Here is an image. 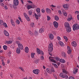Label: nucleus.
Here are the masks:
<instances>
[{
  "mask_svg": "<svg viewBox=\"0 0 79 79\" xmlns=\"http://www.w3.org/2000/svg\"><path fill=\"white\" fill-rule=\"evenodd\" d=\"M62 72L63 73H65V74H68V72H67L66 71V70L65 69H63L62 70Z\"/></svg>",
  "mask_w": 79,
  "mask_h": 79,
  "instance_id": "a878e982",
  "label": "nucleus"
},
{
  "mask_svg": "<svg viewBox=\"0 0 79 79\" xmlns=\"http://www.w3.org/2000/svg\"><path fill=\"white\" fill-rule=\"evenodd\" d=\"M16 22L17 24H19V23H20L19 21H16Z\"/></svg>",
  "mask_w": 79,
  "mask_h": 79,
  "instance_id": "603ef678",
  "label": "nucleus"
},
{
  "mask_svg": "<svg viewBox=\"0 0 79 79\" xmlns=\"http://www.w3.org/2000/svg\"><path fill=\"white\" fill-rule=\"evenodd\" d=\"M3 48L4 49V50H7V46H6V45H4L3 46Z\"/></svg>",
  "mask_w": 79,
  "mask_h": 79,
  "instance_id": "f704fd0d",
  "label": "nucleus"
},
{
  "mask_svg": "<svg viewBox=\"0 0 79 79\" xmlns=\"http://www.w3.org/2000/svg\"><path fill=\"white\" fill-rule=\"evenodd\" d=\"M55 59H56V61H60V59L59 57H56L55 58H54Z\"/></svg>",
  "mask_w": 79,
  "mask_h": 79,
  "instance_id": "e433bc0d",
  "label": "nucleus"
},
{
  "mask_svg": "<svg viewBox=\"0 0 79 79\" xmlns=\"http://www.w3.org/2000/svg\"><path fill=\"white\" fill-rule=\"evenodd\" d=\"M4 8H5L6 10H8V7H7V6H4Z\"/></svg>",
  "mask_w": 79,
  "mask_h": 79,
  "instance_id": "09e8293b",
  "label": "nucleus"
},
{
  "mask_svg": "<svg viewBox=\"0 0 79 79\" xmlns=\"http://www.w3.org/2000/svg\"><path fill=\"white\" fill-rule=\"evenodd\" d=\"M27 8L28 10H29L31 8H32V6L31 5H28L27 6Z\"/></svg>",
  "mask_w": 79,
  "mask_h": 79,
  "instance_id": "b1692460",
  "label": "nucleus"
},
{
  "mask_svg": "<svg viewBox=\"0 0 79 79\" xmlns=\"http://www.w3.org/2000/svg\"><path fill=\"white\" fill-rule=\"evenodd\" d=\"M26 13H24V16H25V17L27 20L28 21H30L29 18V17H28V16H27V15L26 16H26Z\"/></svg>",
  "mask_w": 79,
  "mask_h": 79,
  "instance_id": "f8f14e48",
  "label": "nucleus"
},
{
  "mask_svg": "<svg viewBox=\"0 0 79 79\" xmlns=\"http://www.w3.org/2000/svg\"><path fill=\"white\" fill-rule=\"evenodd\" d=\"M36 11L37 13H40V8H37L36 9Z\"/></svg>",
  "mask_w": 79,
  "mask_h": 79,
  "instance_id": "bb28decb",
  "label": "nucleus"
},
{
  "mask_svg": "<svg viewBox=\"0 0 79 79\" xmlns=\"http://www.w3.org/2000/svg\"><path fill=\"white\" fill-rule=\"evenodd\" d=\"M51 6H52V7L53 8H54V7H56V6H54L53 5H52Z\"/></svg>",
  "mask_w": 79,
  "mask_h": 79,
  "instance_id": "69168bd1",
  "label": "nucleus"
},
{
  "mask_svg": "<svg viewBox=\"0 0 79 79\" xmlns=\"http://www.w3.org/2000/svg\"><path fill=\"white\" fill-rule=\"evenodd\" d=\"M6 43L7 44H11L12 43V41L11 40L6 41Z\"/></svg>",
  "mask_w": 79,
  "mask_h": 79,
  "instance_id": "cd10ccee",
  "label": "nucleus"
},
{
  "mask_svg": "<svg viewBox=\"0 0 79 79\" xmlns=\"http://www.w3.org/2000/svg\"><path fill=\"white\" fill-rule=\"evenodd\" d=\"M29 15H32V11L31 10L29 11H28Z\"/></svg>",
  "mask_w": 79,
  "mask_h": 79,
  "instance_id": "a19ab883",
  "label": "nucleus"
},
{
  "mask_svg": "<svg viewBox=\"0 0 79 79\" xmlns=\"http://www.w3.org/2000/svg\"><path fill=\"white\" fill-rule=\"evenodd\" d=\"M60 62H61V63H64L65 62V60L64 59H60Z\"/></svg>",
  "mask_w": 79,
  "mask_h": 79,
  "instance_id": "393cba45",
  "label": "nucleus"
},
{
  "mask_svg": "<svg viewBox=\"0 0 79 79\" xmlns=\"http://www.w3.org/2000/svg\"><path fill=\"white\" fill-rule=\"evenodd\" d=\"M63 7L64 8H68V5L67 4H65L63 5Z\"/></svg>",
  "mask_w": 79,
  "mask_h": 79,
  "instance_id": "a211bd4d",
  "label": "nucleus"
},
{
  "mask_svg": "<svg viewBox=\"0 0 79 79\" xmlns=\"http://www.w3.org/2000/svg\"><path fill=\"white\" fill-rule=\"evenodd\" d=\"M48 48V51L49 52L48 53L49 55H50V56H52V54H51L50 53V52H52L53 50V44H52V43H50L49 44Z\"/></svg>",
  "mask_w": 79,
  "mask_h": 79,
  "instance_id": "f257e3e1",
  "label": "nucleus"
},
{
  "mask_svg": "<svg viewBox=\"0 0 79 79\" xmlns=\"http://www.w3.org/2000/svg\"><path fill=\"white\" fill-rule=\"evenodd\" d=\"M35 54V53H31V56L32 58H34V54Z\"/></svg>",
  "mask_w": 79,
  "mask_h": 79,
  "instance_id": "c756f323",
  "label": "nucleus"
},
{
  "mask_svg": "<svg viewBox=\"0 0 79 79\" xmlns=\"http://www.w3.org/2000/svg\"><path fill=\"white\" fill-rule=\"evenodd\" d=\"M32 6V8H35V6L34 5H31Z\"/></svg>",
  "mask_w": 79,
  "mask_h": 79,
  "instance_id": "49530a36",
  "label": "nucleus"
},
{
  "mask_svg": "<svg viewBox=\"0 0 79 79\" xmlns=\"http://www.w3.org/2000/svg\"><path fill=\"white\" fill-rule=\"evenodd\" d=\"M67 48H68V50H71V49H70V47L69 46H67Z\"/></svg>",
  "mask_w": 79,
  "mask_h": 79,
  "instance_id": "0e129e2a",
  "label": "nucleus"
},
{
  "mask_svg": "<svg viewBox=\"0 0 79 79\" xmlns=\"http://www.w3.org/2000/svg\"><path fill=\"white\" fill-rule=\"evenodd\" d=\"M3 21L2 20H0V25H2L3 24Z\"/></svg>",
  "mask_w": 79,
  "mask_h": 79,
  "instance_id": "79ce46f5",
  "label": "nucleus"
},
{
  "mask_svg": "<svg viewBox=\"0 0 79 79\" xmlns=\"http://www.w3.org/2000/svg\"><path fill=\"white\" fill-rule=\"evenodd\" d=\"M35 15L36 19H39V17L38 16V15H36V13L35 14Z\"/></svg>",
  "mask_w": 79,
  "mask_h": 79,
  "instance_id": "7c9ffc66",
  "label": "nucleus"
},
{
  "mask_svg": "<svg viewBox=\"0 0 79 79\" xmlns=\"http://www.w3.org/2000/svg\"><path fill=\"white\" fill-rule=\"evenodd\" d=\"M74 70H75V69L73 70V74H76V73H77V71L78 69H76L75 71H74Z\"/></svg>",
  "mask_w": 79,
  "mask_h": 79,
  "instance_id": "ea45409f",
  "label": "nucleus"
},
{
  "mask_svg": "<svg viewBox=\"0 0 79 79\" xmlns=\"http://www.w3.org/2000/svg\"><path fill=\"white\" fill-rule=\"evenodd\" d=\"M37 31H35L34 33V34L35 35H37Z\"/></svg>",
  "mask_w": 79,
  "mask_h": 79,
  "instance_id": "864d4df0",
  "label": "nucleus"
},
{
  "mask_svg": "<svg viewBox=\"0 0 79 79\" xmlns=\"http://www.w3.org/2000/svg\"><path fill=\"white\" fill-rule=\"evenodd\" d=\"M31 27H33V26H34V23H31Z\"/></svg>",
  "mask_w": 79,
  "mask_h": 79,
  "instance_id": "13d9d810",
  "label": "nucleus"
},
{
  "mask_svg": "<svg viewBox=\"0 0 79 79\" xmlns=\"http://www.w3.org/2000/svg\"><path fill=\"white\" fill-rule=\"evenodd\" d=\"M41 11L42 12V13H45V10L44 9H42L41 10Z\"/></svg>",
  "mask_w": 79,
  "mask_h": 79,
  "instance_id": "4d7b16f0",
  "label": "nucleus"
},
{
  "mask_svg": "<svg viewBox=\"0 0 79 79\" xmlns=\"http://www.w3.org/2000/svg\"><path fill=\"white\" fill-rule=\"evenodd\" d=\"M57 39H58V40H60V37L59 36H58L57 37Z\"/></svg>",
  "mask_w": 79,
  "mask_h": 79,
  "instance_id": "338daca9",
  "label": "nucleus"
},
{
  "mask_svg": "<svg viewBox=\"0 0 79 79\" xmlns=\"http://www.w3.org/2000/svg\"><path fill=\"white\" fill-rule=\"evenodd\" d=\"M19 68L20 69H21L22 71H24V69L23 68L21 67H19Z\"/></svg>",
  "mask_w": 79,
  "mask_h": 79,
  "instance_id": "a18cd8bd",
  "label": "nucleus"
},
{
  "mask_svg": "<svg viewBox=\"0 0 79 79\" xmlns=\"http://www.w3.org/2000/svg\"><path fill=\"white\" fill-rule=\"evenodd\" d=\"M37 14L38 15V16H39V17H40L41 16V15H40V12H38L37 13Z\"/></svg>",
  "mask_w": 79,
  "mask_h": 79,
  "instance_id": "c03bdc74",
  "label": "nucleus"
},
{
  "mask_svg": "<svg viewBox=\"0 0 79 79\" xmlns=\"http://www.w3.org/2000/svg\"><path fill=\"white\" fill-rule=\"evenodd\" d=\"M64 25L65 26V27H69V24L68 23L65 22Z\"/></svg>",
  "mask_w": 79,
  "mask_h": 79,
  "instance_id": "aec40b11",
  "label": "nucleus"
},
{
  "mask_svg": "<svg viewBox=\"0 0 79 79\" xmlns=\"http://www.w3.org/2000/svg\"><path fill=\"white\" fill-rule=\"evenodd\" d=\"M47 20L48 21H50V19H51V18L49 17V16H47Z\"/></svg>",
  "mask_w": 79,
  "mask_h": 79,
  "instance_id": "58836bf2",
  "label": "nucleus"
},
{
  "mask_svg": "<svg viewBox=\"0 0 79 79\" xmlns=\"http://www.w3.org/2000/svg\"><path fill=\"white\" fill-rule=\"evenodd\" d=\"M41 58L42 60H44V56H41Z\"/></svg>",
  "mask_w": 79,
  "mask_h": 79,
  "instance_id": "052dcab7",
  "label": "nucleus"
},
{
  "mask_svg": "<svg viewBox=\"0 0 79 79\" xmlns=\"http://www.w3.org/2000/svg\"><path fill=\"white\" fill-rule=\"evenodd\" d=\"M59 43L60 44V46H61V47H63V46H64V44H63V42L60 41L59 42Z\"/></svg>",
  "mask_w": 79,
  "mask_h": 79,
  "instance_id": "412c9836",
  "label": "nucleus"
},
{
  "mask_svg": "<svg viewBox=\"0 0 79 79\" xmlns=\"http://www.w3.org/2000/svg\"><path fill=\"white\" fill-rule=\"evenodd\" d=\"M71 44L73 47H76V46H77V44H76V42L74 41Z\"/></svg>",
  "mask_w": 79,
  "mask_h": 79,
  "instance_id": "9b49d317",
  "label": "nucleus"
},
{
  "mask_svg": "<svg viewBox=\"0 0 79 79\" xmlns=\"http://www.w3.org/2000/svg\"><path fill=\"white\" fill-rule=\"evenodd\" d=\"M72 18H72V17L68 19H67V20H68L69 21H71V19H72Z\"/></svg>",
  "mask_w": 79,
  "mask_h": 79,
  "instance_id": "8fccbe9b",
  "label": "nucleus"
},
{
  "mask_svg": "<svg viewBox=\"0 0 79 79\" xmlns=\"http://www.w3.org/2000/svg\"><path fill=\"white\" fill-rule=\"evenodd\" d=\"M3 25L5 27H8V26H7V25L6 23H3Z\"/></svg>",
  "mask_w": 79,
  "mask_h": 79,
  "instance_id": "2f4dec72",
  "label": "nucleus"
},
{
  "mask_svg": "<svg viewBox=\"0 0 79 79\" xmlns=\"http://www.w3.org/2000/svg\"><path fill=\"white\" fill-rule=\"evenodd\" d=\"M61 56L64 58H66V54L65 53V52H62L61 53Z\"/></svg>",
  "mask_w": 79,
  "mask_h": 79,
  "instance_id": "9d476101",
  "label": "nucleus"
},
{
  "mask_svg": "<svg viewBox=\"0 0 79 79\" xmlns=\"http://www.w3.org/2000/svg\"><path fill=\"white\" fill-rule=\"evenodd\" d=\"M25 51L26 53H27L28 52H29V48H28V47H26L25 48Z\"/></svg>",
  "mask_w": 79,
  "mask_h": 79,
  "instance_id": "4468645a",
  "label": "nucleus"
},
{
  "mask_svg": "<svg viewBox=\"0 0 79 79\" xmlns=\"http://www.w3.org/2000/svg\"><path fill=\"white\" fill-rule=\"evenodd\" d=\"M40 70L39 69L34 70L33 71V73L36 74H38L40 72Z\"/></svg>",
  "mask_w": 79,
  "mask_h": 79,
  "instance_id": "423d86ee",
  "label": "nucleus"
},
{
  "mask_svg": "<svg viewBox=\"0 0 79 79\" xmlns=\"http://www.w3.org/2000/svg\"><path fill=\"white\" fill-rule=\"evenodd\" d=\"M68 79H75L74 77H70Z\"/></svg>",
  "mask_w": 79,
  "mask_h": 79,
  "instance_id": "3c124183",
  "label": "nucleus"
},
{
  "mask_svg": "<svg viewBox=\"0 0 79 79\" xmlns=\"http://www.w3.org/2000/svg\"><path fill=\"white\" fill-rule=\"evenodd\" d=\"M53 23L54 26L56 28H58V22L56 21H54Z\"/></svg>",
  "mask_w": 79,
  "mask_h": 79,
  "instance_id": "0eeeda50",
  "label": "nucleus"
},
{
  "mask_svg": "<svg viewBox=\"0 0 79 79\" xmlns=\"http://www.w3.org/2000/svg\"><path fill=\"white\" fill-rule=\"evenodd\" d=\"M0 5H1V6H5V5H4L3 3H1L0 4Z\"/></svg>",
  "mask_w": 79,
  "mask_h": 79,
  "instance_id": "680f3d73",
  "label": "nucleus"
},
{
  "mask_svg": "<svg viewBox=\"0 0 79 79\" xmlns=\"http://www.w3.org/2000/svg\"><path fill=\"white\" fill-rule=\"evenodd\" d=\"M54 77L55 79H57V77H56V76L55 75H54Z\"/></svg>",
  "mask_w": 79,
  "mask_h": 79,
  "instance_id": "774afa93",
  "label": "nucleus"
},
{
  "mask_svg": "<svg viewBox=\"0 0 79 79\" xmlns=\"http://www.w3.org/2000/svg\"><path fill=\"white\" fill-rule=\"evenodd\" d=\"M54 37H53V35L52 34H51L49 35V39L51 40H53V39Z\"/></svg>",
  "mask_w": 79,
  "mask_h": 79,
  "instance_id": "2eb2a0df",
  "label": "nucleus"
},
{
  "mask_svg": "<svg viewBox=\"0 0 79 79\" xmlns=\"http://www.w3.org/2000/svg\"><path fill=\"white\" fill-rule=\"evenodd\" d=\"M51 72H52V73L55 72V70H54V69L53 68H52L51 70Z\"/></svg>",
  "mask_w": 79,
  "mask_h": 79,
  "instance_id": "de8ad7c7",
  "label": "nucleus"
},
{
  "mask_svg": "<svg viewBox=\"0 0 79 79\" xmlns=\"http://www.w3.org/2000/svg\"><path fill=\"white\" fill-rule=\"evenodd\" d=\"M59 76L60 77H61L62 78H65V77H66V79L68 78V75H67L66 74H65V75H64V73H61L60 74Z\"/></svg>",
  "mask_w": 79,
  "mask_h": 79,
  "instance_id": "7ed1b4c3",
  "label": "nucleus"
},
{
  "mask_svg": "<svg viewBox=\"0 0 79 79\" xmlns=\"http://www.w3.org/2000/svg\"><path fill=\"white\" fill-rule=\"evenodd\" d=\"M73 31L78 30L79 29V25L77 24H75L73 26Z\"/></svg>",
  "mask_w": 79,
  "mask_h": 79,
  "instance_id": "f03ea898",
  "label": "nucleus"
},
{
  "mask_svg": "<svg viewBox=\"0 0 79 79\" xmlns=\"http://www.w3.org/2000/svg\"><path fill=\"white\" fill-rule=\"evenodd\" d=\"M18 47L20 49H21V50H23V44H19Z\"/></svg>",
  "mask_w": 79,
  "mask_h": 79,
  "instance_id": "6e6552de",
  "label": "nucleus"
},
{
  "mask_svg": "<svg viewBox=\"0 0 79 79\" xmlns=\"http://www.w3.org/2000/svg\"><path fill=\"white\" fill-rule=\"evenodd\" d=\"M40 33H43L44 32V29L43 28H40L39 30Z\"/></svg>",
  "mask_w": 79,
  "mask_h": 79,
  "instance_id": "f3484780",
  "label": "nucleus"
},
{
  "mask_svg": "<svg viewBox=\"0 0 79 79\" xmlns=\"http://www.w3.org/2000/svg\"><path fill=\"white\" fill-rule=\"evenodd\" d=\"M72 52V50H69L67 51V52L68 53V54H70V53H71V52Z\"/></svg>",
  "mask_w": 79,
  "mask_h": 79,
  "instance_id": "473e14b6",
  "label": "nucleus"
},
{
  "mask_svg": "<svg viewBox=\"0 0 79 79\" xmlns=\"http://www.w3.org/2000/svg\"><path fill=\"white\" fill-rule=\"evenodd\" d=\"M39 60L38 59H36V60H35V61L34 62V63H39Z\"/></svg>",
  "mask_w": 79,
  "mask_h": 79,
  "instance_id": "72a5a7b5",
  "label": "nucleus"
},
{
  "mask_svg": "<svg viewBox=\"0 0 79 79\" xmlns=\"http://www.w3.org/2000/svg\"><path fill=\"white\" fill-rule=\"evenodd\" d=\"M47 71L48 73H51V69H47Z\"/></svg>",
  "mask_w": 79,
  "mask_h": 79,
  "instance_id": "c85d7f7f",
  "label": "nucleus"
},
{
  "mask_svg": "<svg viewBox=\"0 0 79 79\" xmlns=\"http://www.w3.org/2000/svg\"><path fill=\"white\" fill-rule=\"evenodd\" d=\"M46 12L48 13H50V12H51V10H50V9L48 8L46 9Z\"/></svg>",
  "mask_w": 79,
  "mask_h": 79,
  "instance_id": "4be33fe9",
  "label": "nucleus"
},
{
  "mask_svg": "<svg viewBox=\"0 0 79 79\" xmlns=\"http://www.w3.org/2000/svg\"><path fill=\"white\" fill-rule=\"evenodd\" d=\"M37 52L38 54H40V55H44V52H42V50H40L39 48H37L36 49Z\"/></svg>",
  "mask_w": 79,
  "mask_h": 79,
  "instance_id": "20e7f679",
  "label": "nucleus"
},
{
  "mask_svg": "<svg viewBox=\"0 0 79 79\" xmlns=\"http://www.w3.org/2000/svg\"><path fill=\"white\" fill-rule=\"evenodd\" d=\"M0 58L1 59H2V60H3V59H5V57L3 56L2 57V56H1Z\"/></svg>",
  "mask_w": 79,
  "mask_h": 79,
  "instance_id": "e2e57ef3",
  "label": "nucleus"
},
{
  "mask_svg": "<svg viewBox=\"0 0 79 79\" xmlns=\"http://www.w3.org/2000/svg\"><path fill=\"white\" fill-rule=\"evenodd\" d=\"M17 39H18V40H21V38L20 37H18L17 38V39H16V40H17Z\"/></svg>",
  "mask_w": 79,
  "mask_h": 79,
  "instance_id": "bf43d9fd",
  "label": "nucleus"
},
{
  "mask_svg": "<svg viewBox=\"0 0 79 79\" xmlns=\"http://www.w3.org/2000/svg\"><path fill=\"white\" fill-rule=\"evenodd\" d=\"M64 39H65V41L66 42H67L68 41V38L67 37H66L65 36H64Z\"/></svg>",
  "mask_w": 79,
  "mask_h": 79,
  "instance_id": "c9c22d12",
  "label": "nucleus"
},
{
  "mask_svg": "<svg viewBox=\"0 0 79 79\" xmlns=\"http://www.w3.org/2000/svg\"><path fill=\"white\" fill-rule=\"evenodd\" d=\"M52 65H53L56 68H58V65H57L56 64H52Z\"/></svg>",
  "mask_w": 79,
  "mask_h": 79,
  "instance_id": "4c0bfd02",
  "label": "nucleus"
},
{
  "mask_svg": "<svg viewBox=\"0 0 79 79\" xmlns=\"http://www.w3.org/2000/svg\"><path fill=\"white\" fill-rule=\"evenodd\" d=\"M58 13L60 15H61L62 14V12H61V11L60 10H59Z\"/></svg>",
  "mask_w": 79,
  "mask_h": 79,
  "instance_id": "5fc2aeb1",
  "label": "nucleus"
},
{
  "mask_svg": "<svg viewBox=\"0 0 79 79\" xmlns=\"http://www.w3.org/2000/svg\"><path fill=\"white\" fill-rule=\"evenodd\" d=\"M13 3L15 6H18L19 4V1L18 0H14Z\"/></svg>",
  "mask_w": 79,
  "mask_h": 79,
  "instance_id": "39448f33",
  "label": "nucleus"
},
{
  "mask_svg": "<svg viewBox=\"0 0 79 79\" xmlns=\"http://www.w3.org/2000/svg\"><path fill=\"white\" fill-rule=\"evenodd\" d=\"M51 61H52V62H53V63H56V61L55 60L52 59H51Z\"/></svg>",
  "mask_w": 79,
  "mask_h": 79,
  "instance_id": "37998d69",
  "label": "nucleus"
},
{
  "mask_svg": "<svg viewBox=\"0 0 79 79\" xmlns=\"http://www.w3.org/2000/svg\"><path fill=\"white\" fill-rule=\"evenodd\" d=\"M16 52L17 53L19 54V53H20V52H21V50H20V49L19 48H16Z\"/></svg>",
  "mask_w": 79,
  "mask_h": 79,
  "instance_id": "ddd939ff",
  "label": "nucleus"
},
{
  "mask_svg": "<svg viewBox=\"0 0 79 79\" xmlns=\"http://www.w3.org/2000/svg\"><path fill=\"white\" fill-rule=\"evenodd\" d=\"M55 19L56 21H58L59 20V18L57 15H56L55 16Z\"/></svg>",
  "mask_w": 79,
  "mask_h": 79,
  "instance_id": "5701e85b",
  "label": "nucleus"
},
{
  "mask_svg": "<svg viewBox=\"0 0 79 79\" xmlns=\"http://www.w3.org/2000/svg\"><path fill=\"white\" fill-rule=\"evenodd\" d=\"M4 34L6 36H9V33H8V32L6 31L5 30L4 32Z\"/></svg>",
  "mask_w": 79,
  "mask_h": 79,
  "instance_id": "dca6fc26",
  "label": "nucleus"
},
{
  "mask_svg": "<svg viewBox=\"0 0 79 79\" xmlns=\"http://www.w3.org/2000/svg\"><path fill=\"white\" fill-rule=\"evenodd\" d=\"M29 34H30V35H32V32H31L30 31H29L28 32Z\"/></svg>",
  "mask_w": 79,
  "mask_h": 79,
  "instance_id": "6e6d98bb",
  "label": "nucleus"
},
{
  "mask_svg": "<svg viewBox=\"0 0 79 79\" xmlns=\"http://www.w3.org/2000/svg\"><path fill=\"white\" fill-rule=\"evenodd\" d=\"M66 31L68 32H70L71 31V27H67Z\"/></svg>",
  "mask_w": 79,
  "mask_h": 79,
  "instance_id": "1a4fd4ad",
  "label": "nucleus"
},
{
  "mask_svg": "<svg viewBox=\"0 0 79 79\" xmlns=\"http://www.w3.org/2000/svg\"><path fill=\"white\" fill-rule=\"evenodd\" d=\"M10 22L13 26L14 27H15V23L13 21V20H11Z\"/></svg>",
  "mask_w": 79,
  "mask_h": 79,
  "instance_id": "6ab92c4d",
  "label": "nucleus"
}]
</instances>
